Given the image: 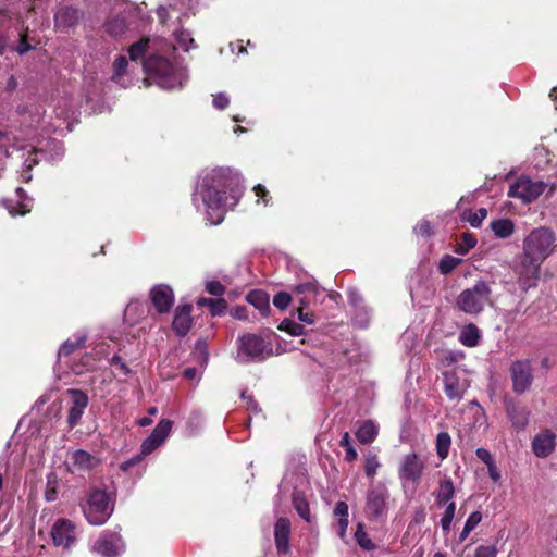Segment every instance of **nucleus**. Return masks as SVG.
Segmentation results:
<instances>
[{
	"instance_id": "nucleus-7",
	"label": "nucleus",
	"mask_w": 557,
	"mask_h": 557,
	"mask_svg": "<svg viewBox=\"0 0 557 557\" xmlns=\"http://www.w3.org/2000/svg\"><path fill=\"white\" fill-rule=\"evenodd\" d=\"M546 188V184L542 181H532L529 177H519L510 185L508 196L520 199L523 203H530L541 196Z\"/></svg>"
},
{
	"instance_id": "nucleus-32",
	"label": "nucleus",
	"mask_w": 557,
	"mask_h": 557,
	"mask_svg": "<svg viewBox=\"0 0 557 557\" xmlns=\"http://www.w3.org/2000/svg\"><path fill=\"white\" fill-rule=\"evenodd\" d=\"M171 429L172 422L170 420L163 419L157 424L151 433V436L162 444L169 436Z\"/></svg>"
},
{
	"instance_id": "nucleus-12",
	"label": "nucleus",
	"mask_w": 557,
	"mask_h": 557,
	"mask_svg": "<svg viewBox=\"0 0 557 557\" xmlns=\"http://www.w3.org/2000/svg\"><path fill=\"white\" fill-rule=\"evenodd\" d=\"M510 372L515 392H525L533 379L530 362L528 360H517L511 364Z\"/></svg>"
},
{
	"instance_id": "nucleus-44",
	"label": "nucleus",
	"mask_w": 557,
	"mask_h": 557,
	"mask_svg": "<svg viewBox=\"0 0 557 557\" xmlns=\"http://www.w3.org/2000/svg\"><path fill=\"white\" fill-rule=\"evenodd\" d=\"M72 109V100L67 98H63L59 100L57 107H55V113L60 117L67 119L70 115V111Z\"/></svg>"
},
{
	"instance_id": "nucleus-19",
	"label": "nucleus",
	"mask_w": 557,
	"mask_h": 557,
	"mask_svg": "<svg viewBox=\"0 0 557 557\" xmlns=\"http://www.w3.org/2000/svg\"><path fill=\"white\" fill-rule=\"evenodd\" d=\"M191 309L193 307L190 305H183L177 307L175 311L173 329L180 336L186 335L191 327Z\"/></svg>"
},
{
	"instance_id": "nucleus-50",
	"label": "nucleus",
	"mask_w": 557,
	"mask_h": 557,
	"mask_svg": "<svg viewBox=\"0 0 557 557\" xmlns=\"http://www.w3.org/2000/svg\"><path fill=\"white\" fill-rule=\"evenodd\" d=\"M482 520V515L479 511H473L467 519L465 527L471 532L478 527Z\"/></svg>"
},
{
	"instance_id": "nucleus-21",
	"label": "nucleus",
	"mask_w": 557,
	"mask_h": 557,
	"mask_svg": "<svg viewBox=\"0 0 557 557\" xmlns=\"http://www.w3.org/2000/svg\"><path fill=\"white\" fill-rule=\"evenodd\" d=\"M72 462L74 468L81 471L91 470L99 465L97 457L82 449L72 454Z\"/></svg>"
},
{
	"instance_id": "nucleus-8",
	"label": "nucleus",
	"mask_w": 557,
	"mask_h": 557,
	"mask_svg": "<svg viewBox=\"0 0 557 557\" xmlns=\"http://www.w3.org/2000/svg\"><path fill=\"white\" fill-rule=\"evenodd\" d=\"M388 490L383 484L371 486L367 494L366 515L370 519H380L387 512Z\"/></svg>"
},
{
	"instance_id": "nucleus-58",
	"label": "nucleus",
	"mask_w": 557,
	"mask_h": 557,
	"mask_svg": "<svg viewBox=\"0 0 557 557\" xmlns=\"http://www.w3.org/2000/svg\"><path fill=\"white\" fill-rule=\"evenodd\" d=\"M37 163V151L34 148H32V150L29 151V157L24 161V166L29 171Z\"/></svg>"
},
{
	"instance_id": "nucleus-35",
	"label": "nucleus",
	"mask_w": 557,
	"mask_h": 557,
	"mask_svg": "<svg viewBox=\"0 0 557 557\" xmlns=\"http://www.w3.org/2000/svg\"><path fill=\"white\" fill-rule=\"evenodd\" d=\"M475 245V237L470 233H463L461 236V240L456 245L455 252H457L458 255H466Z\"/></svg>"
},
{
	"instance_id": "nucleus-5",
	"label": "nucleus",
	"mask_w": 557,
	"mask_h": 557,
	"mask_svg": "<svg viewBox=\"0 0 557 557\" xmlns=\"http://www.w3.org/2000/svg\"><path fill=\"white\" fill-rule=\"evenodd\" d=\"M237 343V359L240 362L261 361L272 355L270 343L256 334H245Z\"/></svg>"
},
{
	"instance_id": "nucleus-15",
	"label": "nucleus",
	"mask_w": 557,
	"mask_h": 557,
	"mask_svg": "<svg viewBox=\"0 0 557 557\" xmlns=\"http://www.w3.org/2000/svg\"><path fill=\"white\" fill-rule=\"evenodd\" d=\"M151 301L159 313L169 312L174 304L173 289L165 284H159L150 290Z\"/></svg>"
},
{
	"instance_id": "nucleus-34",
	"label": "nucleus",
	"mask_w": 557,
	"mask_h": 557,
	"mask_svg": "<svg viewBox=\"0 0 557 557\" xmlns=\"http://www.w3.org/2000/svg\"><path fill=\"white\" fill-rule=\"evenodd\" d=\"M86 339L85 334L75 335L73 339H67L64 342V344L61 346L59 350V357L62 355L66 356L72 354L77 347L84 344Z\"/></svg>"
},
{
	"instance_id": "nucleus-54",
	"label": "nucleus",
	"mask_w": 557,
	"mask_h": 557,
	"mask_svg": "<svg viewBox=\"0 0 557 557\" xmlns=\"http://www.w3.org/2000/svg\"><path fill=\"white\" fill-rule=\"evenodd\" d=\"M475 455L486 466L490 465L494 460L492 454L487 449L482 448V447L478 448L475 450Z\"/></svg>"
},
{
	"instance_id": "nucleus-27",
	"label": "nucleus",
	"mask_w": 557,
	"mask_h": 557,
	"mask_svg": "<svg viewBox=\"0 0 557 557\" xmlns=\"http://www.w3.org/2000/svg\"><path fill=\"white\" fill-rule=\"evenodd\" d=\"M16 196L18 198V210H16L15 207L10 206L8 202H5V207L13 216L16 214L24 215L30 211L33 200L26 196L21 187L16 188Z\"/></svg>"
},
{
	"instance_id": "nucleus-10",
	"label": "nucleus",
	"mask_w": 557,
	"mask_h": 557,
	"mask_svg": "<svg viewBox=\"0 0 557 557\" xmlns=\"http://www.w3.org/2000/svg\"><path fill=\"white\" fill-rule=\"evenodd\" d=\"M123 549L121 536L112 532H103L92 546V550L102 557H116Z\"/></svg>"
},
{
	"instance_id": "nucleus-26",
	"label": "nucleus",
	"mask_w": 557,
	"mask_h": 557,
	"mask_svg": "<svg viewBox=\"0 0 557 557\" xmlns=\"http://www.w3.org/2000/svg\"><path fill=\"white\" fill-rule=\"evenodd\" d=\"M146 313L145 304L134 300L131 301L124 311V319L129 324H135L139 318L144 317Z\"/></svg>"
},
{
	"instance_id": "nucleus-45",
	"label": "nucleus",
	"mask_w": 557,
	"mask_h": 557,
	"mask_svg": "<svg viewBox=\"0 0 557 557\" xmlns=\"http://www.w3.org/2000/svg\"><path fill=\"white\" fill-rule=\"evenodd\" d=\"M497 548L494 545H480L476 547L473 557H496Z\"/></svg>"
},
{
	"instance_id": "nucleus-39",
	"label": "nucleus",
	"mask_w": 557,
	"mask_h": 557,
	"mask_svg": "<svg viewBox=\"0 0 557 557\" xmlns=\"http://www.w3.org/2000/svg\"><path fill=\"white\" fill-rule=\"evenodd\" d=\"M381 463L379 461V458L374 454H369L366 457L364 460V472L368 476L374 478L377 470L380 469Z\"/></svg>"
},
{
	"instance_id": "nucleus-52",
	"label": "nucleus",
	"mask_w": 557,
	"mask_h": 557,
	"mask_svg": "<svg viewBox=\"0 0 557 557\" xmlns=\"http://www.w3.org/2000/svg\"><path fill=\"white\" fill-rule=\"evenodd\" d=\"M414 232L422 236H430L432 234V231L429 221L423 220L420 223H418L417 226L414 227Z\"/></svg>"
},
{
	"instance_id": "nucleus-60",
	"label": "nucleus",
	"mask_w": 557,
	"mask_h": 557,
	"mask_svg": "<svg viewBox=\"0 0 557 557\" xmlns=\"http://www.w3.org/2000/svg\"><path fill=\"white\" fill-rule=\"evenodd\" d=\"M141 457L140 456H136L127 461H124L122 465H121V469L123 471H127L131 467H133L134 465L138 463L140 461Z\"/></svg>"
},
{
	"instance_id": "nucleus-13",
	"label": "nucleus",
	"mask_w": 557,
	"mask_h": 557,
	"mask_svg": "<svg viewBox=\"0 0 557 557\" xmlns=\"http://www.w3.org/2000/svg\"><path fill=\"white\" fill-rule=\"evenodd\" d=\"M51 535L57 546L69 548L76 540V528L66 519H59L52 527Z\"/></svg>"
},
{
	"instance_id": "nucleus-38",
	"label": "nucleus",
	"mask_w": 557,
	"mask_h": 557,
	"mask_svg": "<svg viewBox=\"0 0 557 557\" xmlns=\"http://www.w3.org/2000/svg\"><path fill=\"white\" fill-rule=\"evenodd\" d=\"M461 262V259L446 255L444 256L438 264L440 272L442 274H448L450 273L459 263Z\"/></svg>"
},
{
	"instance_id": "nucleus-28",
	"label": "nucleus",
	"mask_w": 557,
	"mask_h": 557,
	"mask_svg": "<svg viewBox=\"0 0 557 557\" xmlns=\"http://www.w3.org/2000/svg\"><path fill=\"white\" fill-rule=\"evenodd\" d=\"M491 228L497 237L507 238L513 233L515 224L509 219H498L491 223Z\"/></svg>"
},
{
	"instance_id": "nucleus-31",
	"label": "nucleus",
	"mask_w": 557,
	"mask_h": 557,
	"mask_svg": "<svg viewBox=\"0 0 557 557\" xmlns=\"http://www.w3.org/2000/svg\"><path fill=\"white\" fill-rule=\"evenodd\" d=\"M293 505L297 513L307 522H310V509L307 499L299 493L293 496Z\"/></svg>"
},
{
	"instance_id": "nucleus-33",
	"label": "nucleus",
	"mask_w": 557,
	"mask_h": 557,
	"mask_svg": "<svg viewBox=\"0 0 557 557\" xmlns=\"http://www.w3.org/2000/svg\"><path fill=\"white\" fill-rule=\"evenodd\" d=\"M198 305L208 306L212 315H219L226 309V301L222 298H218V299L201 298L198 300Z\"/></svg>"
},
{
	"instance_id": "nucleus-25",
	"label": "nucleus",
	"mask_w": 557,
	"mask_h": 557,
	"mask_svg": "<svg viewBox=\"0 0 557 557\" xmlns=\"http://www.w3.org/2000/svg\"><path fill=\"white\" fill-rule=\"evenodd\" d=\"M127 66L128 60L124 55H120L119 58H116L113 63L112 81H114L123 87H127L129 85V82H126L124 78V76L126 75Z\"/></svg>"
},
{
	"instance_id": "nucleus-37",
	"label": "nucleus",
	"mask_w": 557,
	"mask_h": 557,
	"mask_svg": "<svg viewBox=\"0 0 557 557\" xmlns=\"http://www.w3.org/2000/svg\"><path fill=\"white\" fill-rule=\"evenodd\" d=\"M355 537H356V541L358 542V544L362 548H364L367 550L374 548V544L372 543L371 539L369 537L368 533L366 532V530L361 523H359L357 527V530L355 532Z\"/></svg>"
},
{
	"instance_id": "nucleus-11",
	"label": "nucleus",
	"mask_w": 557,
	"mask_h": 557,
	"mask_svg": "<svg viewBox=\"0 0 557 557\" xmlns=\"http://www.w3.org/2000/svg\"><path fill=\"white\" fill-rule=\"evenodd\" d=\"M444 385L447 397L451 400H459L469 387L465 371L453 370L444 373Z\"/></svg>"
},
{
	"instance_id": "nucleus-4",
	"label": "nucleus",
	"mask_w": 557,
	"mask_h": 557,
	"mask_svg": "<svg viewBox=\"0 0 557 557\" xmlns=\"http://www.w3.org/2000/svg\"><path fill=\"white\" fill-rule=\"evenodd\" d=\"M492 289L485 281L476 282L463 289L456 299V306L467 314H479L491 301Z\"/></svg>"
},
{
	"instance_id": "nucleus-63",
	"label": "nucleus",
	"mask_w": 557,
	"mask_h": 557,
	"mask_svg": "<svg viewBox=\"0 0 557 557\" xmlns=\"http://www.w3.org/2000/svg\"><path fill=\"white\" fill-rule=\"evenodd\" d=\"M92 367L89 364V360L86 362V364L84 366H74L72 371L75 373V374H82L85 370H89L91 369Z\"/></svg>"
},
{
	"instance_id": "nucleus-16",
	"label": "nucleus",
	"mask_w": 557,
	"mask_h": 557,
	"mask_svg": "<svg viewBox=\"0 0 557 557\" xmlns=\"http://www.w3.org/2000/svg\"><path fill=\"white\" fill-rule=\"evenodd\" d=\"M67 393L72 396L71 407L67 413V423L73 428L79 422L88 406V396L85 392L74 388L69 389Z\"/></svg>"
},
{
	"instance_id": "nucleus-36",
	"label": "nucleus",
	"mask_w": 557,
	"mask_h": 557,
	"mask_svg": "<svg viewBox=\"0 0 557 557\" xmlns=\"http://www.w3.org/2000/svg\"><path fill=\"white\" fill-rule=\"evenodd\" d=\"M487 216V210L485 208H480L478 211L466 212L462 215V219L468 221L472 227L481 226L483 220Z\"/></svg>"
},
{
	"instance_id": "nucleus-64",
	"label": "nucleus",
	"mask_w": 557,
	"mask_h": 557,
	"mask_svg": "<svg viewBox=\"0 0 557 557\" xmlns=\"http://www.w3.org/2000/svg\"><path fill=\"white\" fill-rule=\"evenodd\" d=\"M184 376L188 380H194L197 376V370L195 368H188L184 371Z\"/></svg>"
},
{
	"instance_id": "nucleus-62",
	"label": "nucleus",
	"mask_w": 557,
	"mask_h": 557,
	"mask_svg": "<svg viewBox=\"0 0 557 557\" xmlns=\"http://www.w3.org/2000/svg\"><path fill=\"white\" fill-rule=\"evenodd\" d=\"M242 397L247 400V408L252 411H258V404L253 400L251 396H246L245 392L242 394Z\"/></svg>"
},
{
	"instance_id": "nucleus-22",
	"label": "nucleus",
	"mask_w": 557,
	"mask_h": 557,
	"mask_svg": "<svg viewBox=\"0 0 557 557\" xmlns=\"http://www.w3.org/2000/svg\"><path fill=\"white\" fill-rule=\"evenodd\" d=\"M379 434V425L371 421H364L356 431V437L362 444L372 443Z\"/></svg>"
},
{
	"instance_id": "nucleus-51",
	"label": "nucleus",
	"mask_w": 557,
	"mask_h": 557,
	"mask_svg": "<svg viewBox=\"0 0 557 557\" xmlns=\"http://www.w3.org/2000/svg\"><path fill=\"white\" fill-rule=\"evenodd\" d=\"M230 103V99L225 94H218L213 97V106L216 109L223 110L225 109Z\"/></svg>"
},
{
	"instance_id": "nucleus-17",
	"label": "nucleus",
	"mask_w": 557,
	"mask_h": 557,
	"mask_svg": "<svg viewBox=\"0 0 557 557\" xmlns=\"http://www.w3.org/2000/svg\"><path fill=\"white\" fill-rule=\"evenodd\" d=\"M318 295L319 287L313 281L300 283L294 288V297L302 307H309L313 304Z\"/></svg>"
},
{
	"instance_id": "nucleus-53",
	"label": "nucleus",
	"mask_w": 557,
	"mask_h": 557,
	"mask_svg": "<svg viewBox=\"0 0 557 557\" xmlns=\"http://www.w3.org/2000/svg\"><path fill=\"white\" fill-rule=\"evenodd\" d=\"M334 516L337 518H348V505L345 502H338L334 508Z\"/></svg>"
},
{
	"instance_id": "nucleus-20",
	"label": "nucleus",
	"mask_w": 557,
	"mask_h": 557,
	"mask_svg": "<svg viewBox=\"0 0 557 557\" xmlns=\"http://www.w3.org/2000/svg\"><path fill=\"white\" fill-rule=\"evenodd\" d=\"M506 411L516 431H521L528 425L529 411L524 407L510 404L507 405Z\"/></svg>"
},
{
	"instance_id": "nucleus-47",
	"label": "nucleus",
	"mask_w": 557,
	"mask_h": 557,
	"mask_svg": "<svg viewBox=\"0 0 557 557\" xmlns=\"http://www.w3.org/2000/svg\"><path fill=\"white\" fill-rule=\"evenodd\" d=\"M160 445H161V443H159L154 437H152L150 435L141 444V455H144V456L150 455Z\"/></svg>"
},
{
	"instance_id": "nucleus-1",
	"label": "nucleus",
	"mask_w": 557,
	"mask_h": 557,
	"mask_svg": "<svg viewBox=\"0 0 557 557\" xmlns=\"http://www.w3.org/2000/svg\"><path fill=\"white\" fill-rule=\"evenodd\" d=\"M240 175L230 169H213L206 172L196 187L193 201L200 203L212 224L223 220L224 211L234 208L242 196Z\"/></svg>"
},
{
	"instance_id": "nucleus-30",
	"label": "nucleus",
	"mask_w": 557,
	"mask_h": 557,
	"mask_svg": "<svg viewBox=\"0 0 557 557\" xmlns=\"http://www.w3.org/2000/svg\"><path fill=\"white\" fill-rule=\"evenodd\" d=\"M451 445L450 435L447 432H441L436 437V453L441 460L447 458Z\"/></svg>"
},
{
	"instance_id": "nucleus-43",
	"label": "nucleus",
	"mask_w": 557,
	"mask_h": 557,
	"mask_svg": "<svg viewBox=\"0 0 557 557\" xmlns=\"http://www.w3.org/2000/svg\"><path fill=\"white\" fill-rule=\"evenodd\" d=\"M339 445L345 448V458L348 461H354L357 458V451L350 444V435L348 432H345L342 436Z\"/></svg>"
},
{
	"instance_id": "nucleus-14",
	"label": "nucleus",
	"mask_w": 557,
	"mask_h": 557,
	"mask_svg": "<svg viewBox=\"0 0 557 557\" xmlns=\"http://www.w3.org/2000/svg\"><path fill=\"white\" fill-rule=\"evenodd\" d=\"M533 454L539 458H546L553 454L556 447V434L549 430L544 429L540 431L532 440L531 443Z\"/></svg>"
},
{
	"instance_id": "nucleus-18",
	"label": "nucleus",
	"mask_w": 557,
	"mask_h": 557,
	"mask_svg": "<svg viewBox=\"0 0 557 557\" xmlns=\"http://www.w3.org/2000/svg\"><path fill=\"white\" fill-rule=\"evenodd\" d=\"M290 523L286 518H278L274 528V537L277 552L286 554L289 550Z\"/></svg>"
},
{
	"instance_id": "nucleus-61",
	"label": "nucleus",
	"mask_w": 557,
	"mask_h": 557,
	"mask_svg": "<svg viewBox=\"0 0 557 557\" xmlns=\"http://www.w3.org/2000/svg\"><path fill=\"white\" fill-rule=\"evenodd\" d=\"M111 364H115V366H119V368L124 372V373H128V368L127 366L122 361V359L119 357V356H114L112 357L111 359Z\"/></svg>"
},
{
	"instance_id": "nucleus-42",
	"label": "nucleus",
	"mask_w": 557,
	"mask_h": 557,
	"mask_svg": "<svg viewBox=\"0 0 557 557\" xmlns=\"http://www.w3.org/2000/svg\"><path fill=\"white\" fill-rule=\"evenodd\" d=\"M175 37H176V40L180 44V46L185 51H188L189 49L195 47V41L191 38L189 32L181 29V30L176 32Z\"/></svg>"
},
{
	"instance_id": "nucleus-48",
	"label": "nucleus",
	"mask_w": 557,
	"mask_h": 557,
	"mask_svg": "<svg viewBox=\"0 0 557 557\" xmlns=\"http://www.w3.org/2000/svg\"><path fill=\"white\" fill-rule=\"evenodd\" d=\"M206 289L209 294L221 296L224 294V286L219 281H209L206 284Z\"/></svg>"
},
{
	"instance_id": "nucleus-23",
	"label": "nucleus",
	"mask_w": 557,
	"mask_h": 557,
	"mask_svg": "<svg viewBox=\"0 0 557 557\" xmlns=\"http://www.w3.org/2000/svg\"><path fill=\"white\" fill-rule=\"evenodd\" d=\"M78 20V12L73 8H61L54 16L55 26L58 28H69Z\"/></svg>"
},
{
	"instance_id": "nucleus-41",
	"label": "nucleus",
	"mask_w": 557,
	"mask_h": 557,
	"mask_svg": "<svg viewBox=\"0 0 557 557\" xmlns=\"http://www.w3.org/2000/svg\"><path fill=\"white\" fill-rule=\"evenodd\" d=\"M278 329L285 331L293 336H299L304 334V326L289 319H285L281 322Z\"/></svg>"
},
{
	"instance_id": "nucleus-2",
	"label": "nucleus",
	"mask_w": 557,
	"mask_h": 557,
	"mask_svg": "<svg viewBox=\"0 0 557 557\" xmlns=\"http://www.w3.org/2000/svg\"><path fill=\"white\" fill-rule=\"evenodd\" d=\"M555 242V233L544 226L534 228L524 238L523 253L516 269L519 284L523 289L536 285L541 265L554 252Z\"/></svg>"
},
{
	"instance_id": "nucleus-9",
	"label": "nucleus",
	"mask_w": 557,
	"mask_h": 557,
	"mask_svg": "<svg viewBox=\"0 0 557 557\" xmlns=\"http://www.w3.org/2000/svg\"><path fill=\"white\" fill-rule=\"evenodd\" d=\"M424 462L416 453L406 455L399 466L398 475L403 483H417L423 473Z\"/></svg>"
},
{
	"instance_id": "nucleus-46",
	"label": "nucleus",
	"mask_w": 557,
	"mask_h": 557,
	"mask_svg": "<svg viewBox=\"0 0 557 557\" xmlns=\"http://www.w3.org/2000/svg\"><path fill=\"white\" fill-rule=\"evenodd\" d=\"M292 297L288 293L280 292L273 298V305L278 309H285L290 304Z\"/></svg>"
},
{
	"instance_id": "nucleus-40",
	"label": "nucleus",
	"mask_w": 557,
	"mask_h": 557,
	"mask_svg": "<svg viewBox=\"0 0 557 557\" xmlns=\"http://www.w3.org/2000/svg\"><path fill=\"white\" fill-rule=\"evenodd\" d=\"M455 511H456V505L454 502H450L447 505L445 512L441 519V527H442L443 531L448 532L450 530L451 523H453V520L455 517Z\"/></svg>"
},
{
	"instance_id": "nucleus-59",
	"label": "nucleus",
	"mask_w": 557,
	"mask_h": 557,
	"mask_svg": "<svg viewBox=\"0 0 557 557\" xmlns=\"http://www.w3.org/2000/svg\"><path fill=\"white\" fill-rule=\"evenodd\" d=\"M253 191H255L257 197L263 199V203L264 205H268V202H269V199L267 198L268 197V190L265 189V187L263 185L258 184L257 186L253 187Z\"/></svg>"
},
{
	"instance_id": "nucleus-3",
	"label": "nucleus",
	"mask_w": 557,
	"mask_h": 557,
	"mask_svg": "<svg viewBox=\"0 0 557 557\" xmlns=\"http://www.w3.org/2000/svg\"><path fill=\"white\" fill-rule=\"evenodd\" d=\"M156 46L157 41L149 38L133 44L128 49L131 60L137 61L145 53H150L143 61V69L146 73L153 76L161 88L174 89L183 86V83L187 79L185 70L175 67L168 59L153 53Z\"/></svg>"
},
{
	"instance_id": "nucleus-56",
	"label": "nucleus",
	"mask_w": 557,
	"mask_h": 557,
	"mask_svg": "<svg viewBox=\"0 0 557 557\" xmlns=\"http://www.w3.org/2000/svg\"><path fill=\"white\" fill-rule=\"evenodd\" d=\"M486 467H487V470H488V475L493 480V482H498L500 480V471L498 470L495 460H493Z\"/></svg>"
},
{
	"instance_id": "nucleus-29",
	"label": "nucleus",
	"mask_w": 557,
	"mask_h": 557,
	"mask_svg": "<svg viewBox=\"0 0 557 557\" xmlns=\"http://www.w3.org/2000/svg\"><path fill=\"white\" fill-rule=\"evenodd\" d=\"M455 495V487L453 484V481L450 479H446L443 482H441L437 494H436V502L438 504H445L450 503Z\"/></svg>"
},
{
	"instance_id": "nucleus-57",
	"label": "nucleus",
	"mask_w": 557,
	"mask_h": 557,
	"mask_svg": "<svg viewBox=\"0 0 557 557\" xmlns=\"http://www.w3.org/2000/svg\"><path fill=\"white\" fill-rule=\"evenodd\" d=\"M33 47L27 42L26 35H21L20 42L16 46V51L20 54H24L29 51Z\"/></svg>"
},
{
	"instance_id": "nucleus-24",
	"label": "nucleus",
	"mask_w": 557,
	"mask_h": 557,
	"mask_svg": "<svg viewBox=\"0 0 557 557\" xmlns=\"http://www.w3.org/2000/svg\"><path fill=\"white\" fill-rule=\"evenodd\" d=\"M481 338L480 330L472 323L466 325L459 334V341L463 346L475 347Z\"/></svg>"
},
{
	"instance_id": "nucleus-55",
	"label": "nucleus",
	"mask_w": 557,
	"mask_h": 557,
	"mask_svg": "<svg viewBox=\"0 0 557 557\" xmlns=\"http://www.w3.org/2000/svg\"><path fill=\"white\" fill-rule=\"evenodd\" d=\"M337 534L338 536L344 540L346 535V531L349 524L348 518H337Z\"/></svg>"
},
{
	"instance_id": "nucleus-6",
	"label": "nucleus",
	"mask_w": 557,
	"mask_h": 557,
	"mask_svg": "<svg viewBox=\"0 0 557 557\" xmlns=\"http://www.w3.org/2000/svg\"><path fill=\"white\" fill-rule=\"evenodd\" d=\"M112 512L113 505L104 491L96 490L90 493L87 506L84 508L85 517L90 524H103Z\"/></svg>"
},
{
	"instance_id": "nucleus-49",
	"label": "nucleus",
	"mask_w": 557,
	"mask_h": 557,
	"mask_svg": "<svg viewBox=\"0 0 557 557\" xmlns=\"http://www.w3.org/2000/svg\"><path fill=\"white\" fill-rule=\"evenodd\" d=\"M307 307H302L301 305H299L298 309H297V312H298V319L308 324V325H311L314 323V314L312 312H309V311H306Z\"/></svg>"
}]
</instances>
